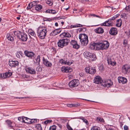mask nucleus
Listing matches in <instances>:
<instances>
[{
	"label": "nucleus",
	"instance_id": "obj_1",
	"mask_svg": "<svg viewBox=\"0 0 130 130\" xmlns=\"http://www.w3.org/2000/svg\"><path fill=\"white\" fill-rule=\"evenodd\" d=\"M47 30L46 27L40 25L37 29L38 36L40 39H44L46 35Z\"/></svg>",
	"mask_w": 130,
	"mask_h": 130
},
{
	"label": "nucleus",
	"instance_id": "obj_2",
	"mask_svg": "<svg viewBox=\"0 0 130 130\" xmlns=\"http://www.w3.org/2000/svg\"><path fill=\"white\" fill-rule=\"evenodd\" d=\"M97 48L99 50L107 49L109 47V43L107 41H100L97 43Z\"/></svg>",
	"mask_w": 130,
	"mask_h": 130
},
{
	"label": "nucleus",
	"instance_id": "obj_3",
	"mask_svg": "<svg viewBox=\"0 0 130 130\" xmlns=\"http://www.w3.org/2000/svg\"><path fill=\"white\" fill-rule=\"evenodd\" d=\"M79 38L80 40L81 44L83 46H86L88 43V36L85 34H80Z\"/></svg>",
	"mask_w": 130,
	"mask_h": 130
},
{
	"label": "nucleus",
	"instance_id": "obj_4",
	"mask_svg": "<svg viewBox=\"0 0 130 130\" xmlns=\"http://www.w3.org/2000/svg\"><path fill=\"white\" fill-rule=\"evenodd\" d=\"M84 55L85 57L92 61L95 60L97 59L95 54L88 52H85L84 53Z\"/></svg>",
	"mask_w": 130,
	"mask_h": 130
},
{
	"label": "nucleus",
	"instance_id": "obj_5",
	"mask_svg": "<svg viewBox=\"0 0 130 130\" xmlns=\"http://www.w3.org/2000/svg\"><path fill=\"white\" fill-rule=\"evenodd\" d=\"M69 41L70 40L68 39H60L57 42L58 46L61 48H62L68 45Z\"/></svg>",
	"mask_w": 130,
	"mask_h": 130
},
{
	"label": "nucleus",
	"instance_id": "obj_6",
	"mask_svg": "<svg viewBox=\"0 0 130 130\" xmlns=\"http://www.w3.org/2000/svg\"><path fill=\"white\" fill-rule=\"evenodd\" d=\"M25 55L29 58L34 59L35 58V54L32 51H29L26 50L24 52Z\"/></svg>",
	"mask_w": 130,
	"mask_h": 130
},
{
	"label": "nucleus",
	"instance_id": "obj_7",
	"mask_svg": "<svg viewBox=\"0 0 130 130\" xmlns=\"http://www.w3.org/2000/svg\"><path fill=\"white\" fill-rule=\"evenodd\" d=\"M79 83V81L78 80L74 79L70 82L68 85L70 87L73 88L77 86Z\"/></svg>",
	"mask_w": 130,
	"mask_h": 130
},
{
	"label": "nucleus",
	"instance_id": "obj_8",
	"mask_svg": "<svg viewBox=\"0 0 130 130\" xmlns=\"http://www.w3.org/2000/svg\"><path fill=\"white\" fill-rule=\"evenodd\" d=\"M122 72L125 74H128L130 72V67L128 64L123 65L122 67Z\"/></svg>",
	"mask_w": 130,
	"mask_h": 130
},
{
	"label": "nucleus",
	"instance_id": "obj_9",
	"mask_svg": "<svg viewBox=\"0 0 130 130\" xmlns=\"http://www.w3.org/2000/svg\"><path fill=\"white\" fill-rule=\"evenodd\" d=\"M102 84V85L105 87H109L113 85V83L111 80L109 79H108L104 81V82Z\"/></svg>",
	"mask_w": 130,
	"mask_h": 130
},
{
	"label": "nucleus",
	"instance_id": "obj_10",
	"mask_svg": "<svg viewBox=\"0 0 130 130\" xmlns=\"http://www.w3.org/2000/svg\"><path fill=\"white\" fill-rule=\"evenodd\" d=\"M113 21L110 19H109L108 21L102 24L101 25L107 26H112L113 25Z\"/></svg>",
	"mask_w": 130,
	"mask_h": 130
},
{
	"label": "nucleus",
	"instance_id": "obj_11",
	"mask_svg": "<svg viewBox=\"0 0 130 130\" xmlns=\"http://www.w3.org/2000/svg\"><path fill=\"white\" fill-rule=\"evenodd\" d=\"M103 80L101 77L98 76L95 77L94 79V82L96 84H102Z\"/></svg>",
	"mask_w": 130,
	"mask_h": 130
},
{
	"label": "nucleus",
	"instance_id": "obj_12",
	"mask_svg": "<svg viewBox=\"0 0 130 130\" xmlns=\"http://www.w3.org/2000/svg\"><path fill=\"white\" fill-rule=\"evenodd\" d=\"M19 62L17 61L11 60L9 61V65L11 67H15L18 66Z\"/></svg>",
	"mask_w": 130,
	"mask_h": 130
},
{
	"label": "nucleus",
	"instance_id": "obj_13",
	"mask_svg": "<svg viewBox=\"0 0 130 130\" xmlns=\"http://www.w3.org/2000/svg\"><path fill=\"white\" fill-rule=\"evenodd\" d=\"M71 44L73 46V47L76 49H78L80 47V46L78 45L77 41L75 40H72L70 42Z\"/></svg>",
	"mask_w": 130,
	"mask_h": 130
},
{
	"label": "nucleus",
	"instance_id": "obj_14",
	"mask_svg": "<svg viewBox=\"0 0 130 130\" xmlns=\"http://www.w3.org/2000/svg\"><path fill=\"white\" fill-rule=\"evenodd\" d=\"M107 61L109 64H110L113 66L116 65V62L115 61H113V60L111 59V57L109 56H107Z\"/></svg>",
	"mask_w": 130,
	"mask_h": 130
},
{
	"label": "nucleus",
	"instance_id": "obj_15",
	"mask_svg": "<svg viewBox=\"0 0 130 130\" xmlns=\"http://www.w3.org/2000/svg\"><path fill=\"white\" fill-rule=\"evenodd\" d=\"M19 39L22 41H26L27 39V34L24 33V32H21L20 38Z\"/></svg>",
	"mask_w": 130,
	"mask_h": 130
},
{
	"label": "nucleus",
	"instance_id": "obj_16",
	"mask_svg": "<svg viewBox=\"0 0 130 130\" xmlns=\"http://www.w3.org/2000/svg\"><path fill=\"white\" fill-rule=\"evenodd\" d=\"M43 64L47 67H51L52 65V63L48 61L46 59H45L44 57H43Z\"/></svg>",
	"mask_w": 130,
	"mask_h": 130
},
{
	"label": "nucleus",
	"instance_id": "obj_17",
	"mask_svg": "<svg viewBox=\"0 0 130 130\" xmlns=\"http://www.w3.org/2000/svg\"><path fill=\"white\" fill-rule=\"evenodd\" d=\"M61 71L63 72L69 73L72 71V69L70 67H63L61 68Z\"/></svg>",
	"mask_w": 130,
	"mask_h": 130
},
{
	"label": "nucleus",
	"instance_id": "obj_18",
	"mask_svg": "<svg viewBox=\"0 0 130 130\" xmlns=\"http://www.w3.org/2000/svg\"><path fill=\"white\" fill-rule=\"evenodd\" d=\"M109 32L111 35H116L117 34V29L116 28L112 27L109 30Z\"/></svg>",
	"mask_w": 130,
	"mask_h": 130
},
{
	"label": "nucleus",
	"instance_id": "obj_19",
	"mask_svg": "<svg viewBox=\"0 0 130 130\" xmlns=\"http://www.w3.org/2000/svg\"><path fill=\"white\" fill-rule=\"evenodd\" d=\"M118 79L119 83H122V84H124L127 82V79L124 77H118Z\"/></svg>",
	"mask_w": 130,
	"mask_h": 130
},
{
	"label": "nucleus",
	"instance_id": "obj_20",
	"mask_svg": "<svg viewBox=\"0 0 130 130\" xmlns=\"http://www.w3.org/2000/svg\"><path fill=\"white\" fill-rule=\"evenodd\" d=\"M60 36L61 38H63L64 37H71V35L67 31L63 32L60 35Z\"/></svg>",
	"mask_w": 130,
	"mask_h": 130
},
{
	"label": "nucleus",
	"instance_id": "obj_21",
	"mask_svg": "<svg viewBox=\"0 0 130 130\" xmlns=\"http://www.w3.org/2000/svg\"><path fill=\"white\" fill-rule=\"evenodd\" d=\"M95 32L97 34H102L104 32V29L101 27H98L94 29Z\"/></svg>",
	"mask_w": 130,
	"mask_h": 130
},
{
	"label": "nucleus",
	"instance_id": "obj_22",
	"mask_svg": "<svg viewBox=\"0 0 130 130\" xmlns=\"http://www.w3.org/2000/svg\"><path fill=\"white\" fill-rule=\"evenodd\" d=\"M26 72L30 74H35L36 73V71L35 70L30 68H28L26 69Z\"/></svg>",
	"mask_w": 130,
	"mask_h": 130
},
{
	"label": "nucleus",
	"instance_id": "obj_23",
	"mask_svg": "<svg viewBox=\"0 0 130 130\" xmlns=\"http://www.w3.org/2000/svg\"><path fill=\"white\" fill-rule=\"evenodd\" d=\"M97 43H94L92 44H90L89 46V48L91 50H94L95 49V47L97 48Z\"/></svg>",
	"mask_w": 130,
	"mask_h": 130
},
{
	"label": "nucleus",
	"instance_id": "obj_24",
	"mask_svg": "<svg viewBox=\"0 0 130 130\" xmlns=\"http://www.w3.org/2000/svg\"><path fill=\"white\" fill-rule=\"evenodd\" d=\"M22 122L26 123L29 124V121H30V119L27 117H22Z\"/></svg>",
	"mask_w": 130,
	"mask_h": 130
},
{
	"label": "nucleus",
	"instance_id": "obj_25",
	"mask_svg": "<svg viewBox=\"0 0 130 130\" xmlns=\"http://www.w3.org/2000/svg\"><path fill=\"white\" fill-rule=\"evenodd\" d=\"M13 36L12 35V34L11 33H8L7 37L9 40L10 41H12L14 40Z\"/></svg>",
	"mask_w": 130,
	"mask_h": 130
},
{
	"label": "nucleus",
	"instance_id": "obj_26",
	"mask_svg": "<svg viewBox=\"0 0 130 130\" xmlns=\"http://www.w3.org/2000/svg\"><path fill=\"white\" fill-rule=\"evenodd\" d=\"M9 71L8 72H6L3 75V76L4 78H6L10 77L12 74V73L9 72Z\"/></svg>",
	"mask_w": 130,
	"mask_h": 130
},
{
	"label": "nucleus",
	"instance_id": "obj_27",
	"mask_svg": "<svg viewBox=\"0 0 130 130\" xmlns=\"http://www.w3.org/2000/svg\"><path fill=\"white\" fill-rule=\"evenodd\" d=\"M6 122L9 127L11 128H13V126L12 125V122L10 120H7L6 121Z\"/></svg>",
	"mask_w": 130,
	"mask_h": 130
},
{
	"label": "nucleus",
	"instance_id": "obj_28",
	"mask_svg": "<svg viewBox=\"0 0 130 130\" xmlns=\"http://www.w3.org/2000/svg\"><path fill=\"white\" fill-rule=\"evenodd\" d=\"M35 61L34 62L35 63L37 64L38 65H39L40 62V56L39 55H38L35 59Z\"/></svg>",
	"mask_w": 130,
	"mask_h": 130
},
{
	"label": "nucleus",
	"instance_id": "obj_29",
	"mask_svg": "<svg viewBox=\"0 0 130 130\" xmlns=\"http://www.w3.org/2000/svg\"><path fill=\"white\" fill-rule=\"evenodd\" d=\"M89 74H93L96 72V69L94 68L90 67V70L89 71Z\"/></svg>",
	"mask_w": 130,
	"mask_h": 130
},
{
	"label": "nucleus",
	"instance_id": "obj_30",
	"mask_svg": "<svg viewBox=\"0 0 130 130\" xmlns=\"http://www.w3.org/2000/svg\"><path fill=\"white\" fill-rule=\"evenodd\" d=\"M21 32H20L19 31H15L13 32V34L15 36H16L19 39L20 38V36Z\"/></svg>",
	"mask_w": 130,
	"mask_h": 130
},
{
	"label": "nucleus",
	"instance_id": "obj_31",
	"mask_svg": "<svg viewBox=\"0 0 130 130\" xmlns=\"http://www.w3.org/2000/svg\"><path fill=\"white\" fill-rule=\"evenodd\" d=\"M117 23L116 24V26L118 27H119L121 26L122 24V21L121 19L117 20Z\"/></svg>",
	"mask_w": 130,
	"mask_h": 130
},
{
	"label": "nucleus",
	"instance_id": "obj_32",
	"mask_svg": "<svg viewBox=\"0 0 130 130\" xmlns=\"http://www.w3.org/2000/svg\"><path fill=\"white\" fill-rule=\"evenodd\" d=\"M42 8V6L40 5H36L35 7V9L37 11H39Z\"/></svg>",
	"mask_w": 130,
	"mask_h": 130
},
{
	"label": "nucleus",
	"instance_id": "obj_33",
	"mask_svg": "<svg viewBox=\"0 0 130 130\" xmlns=\"http://www.w3.org/2000/svg\"><path fill=\"white\" fill-rule=\"evenodd\" d=\"M82 25L80 24H76L75 25H71L70 26V28H72L75 27H82Z\"/></svg>",
	"mask_w": 130,
	"mask_h": 130
},
{
	"label": "nucleus",
	"instance_id": "obj_34",
	"mask_svg": "<svg viewBox=\"0 0 130 130\" xmlns=\"http://www.w3.org/2000/svg\"><path fill=\"white\" fill-rule=\"evenodd\" d=\"M35 127L38 130H42L41 125L40 124H36Z\"/></svg>",
	"mask_w": 130,
	"mask_h": 130
},
{
	"label": "nucleus",
	"instance_id": "obj_35",
	"mask_svg": "<svg viewBox=\"0 0 130 130\" xmlns=\"http://www.w3.org/2000/svg\"><path fill=\"white\" fill-rule=\"evenodd\" d=\"M37 120H38L37 119H30V121H29V122L30 124H33L34 123L37 122Z\"/></svg>",
	"mask_w": 130,
	"mask_h": 130
},
{
	"label": "nucleus",
	"instance_id": "obj_36",
	"mask_svg": "<svg viewBox=\"0 0 130 130\" xmlns=\"http://www.w3.org/2000/svg\"><path fill=\"white\" fill-rule=\"evenodd\" d=\"M52 122V121L51 120H47L43 122L44 124L47 125L48 124H49L50 123Z\"/></svg>",
	"mask_w": 130,
	"mask_h": 130
},
{
	"label": "nucleus",
	"instance_id": "obj_37",
	"mask_svg": "<svg viewBox=\"0 0 130 130\" xmlns=\"http://www.w3.org/2000/svg\"><path fill=\"white\" fill-rule=\"evenodd\" d=\"M57 127V126L55 125H53L50 127L49 128V130H56Z\"/></svg>",
	"mask_w": 130,
	"mask_h": 130
},
{
	"label": "nucleus",
	"instance_id": "obj_38",
	"mask_svg": "<svg viewBox=\"0 0 130 130\" xmlns=\"http://www.w3.org/2000/svg\"><path fill=\"white\" fill-rule=\"evenodd\" d=\"M79 119L82 120L83 122L87 124H89L87 120L86 119H85L84 117H81Z\"/></svg>",
	"mask_w": 130,
	"mask_h": 130
},
{
	"label": "nucleus",
	"instance_id": "obj_39",
	"mask_svg": "<svg viewBox=\"0 0 130 130\" xmlns=\"http://www.w3.org/2000/svg\"><path fill=\"white\" fill-rule=\"evenodd\" d=\"M39 65V66H38L36 68V71L37 72H40L42 71V69L41 67L40 64Z\"/></svg>",
	"mask_w": 130,
	"mask_h": 130
},
{
	"label": "nucleus",
	"instance_id": "obj_40",
	"mask_svg": "<svg viewBox=\"0 0 130 130\" xmlns=\"http://www.w3.org/2000/svg\"><path fill=\"white\" fill-rule=\"evenodd\" d=\"M29 33L31 35L33 36L34 37H36V35L35 34V32L32 30H31L30 31H29Z\"/></svg>",
	"mask_w": 130,
	"mask_h": 130
},
{
	"label": "nucleus",
	"instance_id": "obj_41",
	"mask_svg": "<svg viewBox=\"0 0 130 130\" xmlns=\"http://www.w3.org/2000/svg\"><path fill=\"white\" fill-rule=\"evenodd\" d=\"M119 14H117L114 15L113 17H112L111 19H110L111 20L113 21L115 20L117 18L119 15Z\"/></svg>",
	"mask_w": 130,
	"mask_h": 130
},
{
	"label": "nucleus",
	"instance_id": "obj_42",
	"mask_svg": "<svg viewBox=\"0 0 130 130\" xmlns=\"http://www.w3.org/2000/svg\"><path fill=\"white\" fill-rule=\"evenodd\" d=\"M46 3L50 6H51L53 4V2L51 0H47Z\"/></svg>",
	"mask_w": 130,
	"mask_h": 130
},
{
	"label": "nucleus",
	"instance_id": "obj_43",
	"mask_svg": "<svg viewBox=\"0 0 130 130\" xmlns=\"http://www.w3.org/2000/svg\"><path fill=\"white\" fill-rule=\"evenodd\" d=\"M68 105H69H69L68 106L69 107H77L79 105V104L78 103V104H71Z\"/></svg>",
	"mask_w": 130,
	"mask_h": 130
},
{
	"label": "nucleus",
	"instance_id": "obj_44",
	"mask_svg": "<svg viewBox=\"0 0 130 130\" xmlns=\"http://www.w3.org/2000/svg\"><path fill=\"white\" fill-rule=\"evenodd\" d=\"M91 130H100V128L96 126H93L91 129Z\"/></svg>",
	"mask_w": 130,
	"mask_h": 130
},
{
	"label": "nucleus",
	"instance_id": "obj_45",
	"mask_svg": "<svg viewBox=\"0 0 130 130\" xmlns=\"http://www.w3.org/2000/svg\"><path fill=\"white\" fill-rule=\"evenodd\" d=\"M57 33L55 30L52 31L50 34V35L51 36H55L57 35Z\"/></svg>",
	"mask_w": 130,
	"mask_h": 130
},
{
	"label": "nucleus",
	"instance_id": "obj_46",
	"mask_svg": "<svg viewBox=\"0 0 130 130\" xmlns=\"http://www.w3.org/2000/svg\"><path fill=\"white\" fill-rule=\"evenodd\" d=\"M59 62L62 64H66L67 61H65L63 59H61L59 61Z\"/></svg>",
	"mask_w": 130,
	"mask_h": 130
},
{
	"label": "nucleus",
	"instance_id": "obj_47",
	"mask_svg": "<svg viewBox=\"0 0 130 130\" xmlns=\"http://www.w3.org/2000/svg\"><path fill=\"white\" fill-rule=\"evenodd\" d=\"M90 67H86L85 68V71L87 73H89V71L90 70Z\"/></svg>",
	"mask_w": 130,
	"mask_h": 130
},
{
	"label": "nucleus",
	"instance_id": "obj_48",
	"mask_svg": "<svg viewBox=\"0 0 130 130\" xmlns=\"http://www.w3.org/2000/svg\"><path fill=\"white\" fill-rule=\"evenodd\" d=\"M78 30L80 32L83 31V32H84L86 31V29L85 28H81L78 29Z\"/></svg>",
	"mask_w": 130,
	"mask_h": 130
},
{
	"label": "nucleus",
	"instance_id": "obj_49",
	"mask_svg": "<svg viewBox=\"0 0 130 130\" xmlns=\"http://www.w3.org/2000/svg\"><path fill=\"white\" fill-rule=\"evenodd\" d=\"M121 17L123 18L126 19L125 17H126V14L125 13H123L121 15Z\"/></svg>",
	"mask_w": 130,
	"mask_h": 130
},
{
	"label": "nucleus",
	"instance_id": "obj_50",
	"mask_svg": "<svg viewBox=\"0 0 130 130\" xmlns=\"http://www.w3.org/2000/svg\"><path fill=\"white\" fill-rule=\"evenodd\" d=\"M127 41L126 39H124L123 41V44L124 45L125 47H126L127 45Z\"/></svg>",
	"mask_w": 130,
	"mask_h": 130
},
{
	"label": "nucleus",
	"instance_id": "obj_51",
	"mask_svg": "<svg viewBox=\"0 0 130 130\" xmlns=\"http://www.w3.org/2000/svg\"><path fill=\"white\" fill-rule=\"evenodd\" d=\"M55 30L57 32V34H58L60 32L61 30L60 28L56 29Z\"/></svg>",
	"mask_w": 130,
	"mask_h": 130
},
{
	"label": "nucleus",
	"instance_id": "obj_52",
	"mask_svg": "<svg viewBox=\"0 0 130 130\" xmlns=\"http://www.w3.org/2000/svg\"><path fill=\"white\" fill-rule=\"evenodd\" d=\"M31 4L30 3L29 4L28 6L27 7V8L28 9H30L32 7V5H31Z\"/></svg>",
	"mask_w": 130,
	"mask_h": 130
},
{
	"label": "nucleus",
	"instance_id": "obj_53",
	"mask_svg": "<svg viewBox=\"0 0 130 130\" xmlns=\"http://www.w3.org/2000/svg\"><path fill=\"white\" fill-rule=\"evenodd\" d=\"M67 128L68 130H73V129L70 126V125H67Z\"/></svg>",
	"mask_w": 130,
	"mask_h": 130
},
{
	"label": "nucleus",
	"instance_id": "obj_54",
	"mask_svg": "<svg viewBox=\"0 0 130 130\" xmlns=\"http://www.w3.org/2000/svg\"><path fill=\"white\" fill-rule=\"evenodd\" d=\"M36 2H33L32 3H30L31 4V5H32V6L33 7L34 6H36Z\"/></svg>",
	"mask_w": 130,
	"mask_h": 130
},
{
	"label": "nucleus",
	"instance_id": "obj_55",
	"mask_svg": "<svg viewBox=\"0 0 130 130\" xmlns=\"http://www.w3.org/2000/svg\"><path fill=\"white\" fill-rule=\"evenodd\" d=\"M56 13V11L54 10H51V13L52 14Z\"/></svg>",
	"mask_w": 130,
	"mask_h": 130
},
{
	"label": "nucleus",
	"instance_id": "obj_56",
	"mask_svg": "<svg viewBox=\"0 0 130 130\" xmlns=\"http://www.w3.org/2000/svg\"><path fill=\"white\" fill-rule=\"evenodd\" d=\"M125 9L127 11H130V6H128L126 7Z\"/></svg>",
	"mask_w": 130,
	"mask_h": 130
},
{
	"label": "nucleus",
	"instance_id": "obj_57",
	"mask_svg": "<svg viewBox=\"0 0 130 130\" xmlns=\"http://www.w3.org/2000/svg\"><path fill=\"white\" fill-rule=\"evenodd\" d=\"M124 130H128V127L126 125H125L124 126Z\"/></svg>",
	"mask_w": 130,
	"mask_h": 130
},
{
	"label": "nucleus",
	"instance_id": "obj_58",
	"mask_svg": "<svg viewBox=\"0 0 130 130\" xmlns=\"http://www.w3.org/2000/svg\"><path fill=\"white\" fill-rule=\"evenodd\" d=\"M23 77L25 78H28V76L26 74H24L23 75Z\"/></svg>",
	"mask_w": 130,
	"mask_h": 130
},
{
	"label": "nucleus",
	"instance_id": "obj_59",
	"mask_svg": "<svg viewBox=\"0 0 130 130\" xmlns=\"http://www.w3.org/2000/svg\"><path fill=\"white\" fill-rule=\"evenodd\" d=\"M45 12L46 13H51V10L48 9L46 10Z\"/></svg>",
	"mask_w": 130,
	"mask_h": 130
},
{
	"label": "nucleus",
	"instance_id": "obj_60",
	"mask_svg": "<svg viewBox=\"0 0 130 130\" xmlns=\"http://www.w3.org/2000/svg\"><path fill=\"white\" fill-rule=\"evenodd\" d=\"M72 63V62L70 63V62L69 61H68V62H67L66 64H67L69 65H70V64H71Z\"/></svg>",
	"mask_w": 130,
	"mask_h": 130
},
{
	"label": "nucleus",
	"instance_id": "obj_61",
	"mask_svg": "<svg viewBox=\"0 0 130 130\" xmlns=\"http://www.w3.org/2000/svg\"><path fill=\"white\" fill-rule=\"evenodd\" d=\"M16 98L17 99L18 98L19 99H22L24 98H26V97H17Z\"/></svg>",
	"mask_w": 130,
	"mask_h": 130
},
{
	"label": "nucleus",
	"instance_id": "obj_62",
	"mask_svg": "<svg viewBox=\"0 0 130 130\" xmlns=\"http://www.w3.org/2000/svg\"><path fill=\"white\" fill-rule=\"evenodd\" d=\"M106 130H115L113 129L110 128H108L107 129H106Z\"/></svg>",
	"mask_w": 130,
	"mask_h": 130
},
{
	"label": "nucleus",
	"instance_id": "obj_63",
	"mask_svg": "<svg viewBox=\"0 0 130 130\" xmlns=\"http://www.w3.org/2000/svg\"><path fill=\"white\" fill-rule=\"evenodd\" d=\"M84 74L82 73H80L79 74V75L81 77H82L83 76Z\"/></svg>",
	"mask_w": 130,
	"mask_h": 130
},
{
	"label": "nucleus",
	"instance_id": "obj_64",
	"mask_svg": "<svg viewBox=\"0 0 130 130\" xmlns=\"http://www.w3.org/2000/svg\"><path fill=\"white\" fill-rule=\"evenodd\" d=\"M51 50H53V51H56V49L55 48L53 47L51 48Z\"/></svg>",
	"mask_w": 130,
	"mask_h": 130
}]
</instances>
